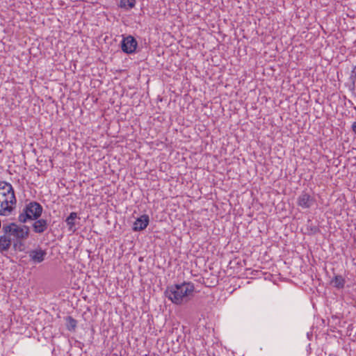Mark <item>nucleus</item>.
Listing matches in <instances>:
<instances>
[{
	"label": "nucleus",
	"mask_w": 356,
	"mask_h": 356,
	"mask_svg": "<svg viewBox=\"0 0 356 356\" xmlns=\"http://www.w3.org/2000/svg\"><path fill=\"white\" fill-rule=\"evenodd\" d=\"M17 200L13 186L6 181H0V216H8L15 209Z\"/></svg>",
	"instance_id": "obj_1"
},
{
	"label": "nucleus",
	"mask_w": 356,
	"mask_h": 356,
	"mask_svg": "<svg viewBox=\"0 0 356 356\" xmlns=\"http://www.w3.org/2000/svg\"><path fill=\"white\" fill-rule=\"evenodd\" d=\"M194 289L193 283L184 282L168 286L165 295L174 304L181 305L188 301V297L193 295Z\"/></svg>",
	"instance_id": "obj_2"
},
{
	"label": "nucleus",
	"mask_w": 356,
	"mask_h": 356,
	"mask_svg": "<svg viewBox=\"0 0 356 356\" xmlns=\"http://www.w3.org/2000/svg\"><path fill=\"white\" fill-rule=\"evenodd\" d=\"M43 208L41 204L35 201L30 202L24 207L18 216V220L21 223H25L29 220L39 218L42 213Z\"/></svg>",
	"instance_id": "obj_3"
},
{
	"label": "nucleus",
	"mask_w": 356,
	"mask_h": 356,
	"mask_svg": "<svg viewBox=\"0 0 356 356\" xmlns=\"http://www.w3.org/2000/svg\"><path fill=\"white\" fill-rule=\"evenodd\" d=\"M2 231L8 234L13 241L26 240L29 236V227L26 225L19 226L15 222L3 224Z\"/></svg>",
	"instance_id": "obj_4"
},
{
	"label": "nucleus",
	"mask_w": 356,
	"mask_h": 356,
	"mask_svg": "<svg viewBox=\"0 0 356 356\" xmlns=\"http://www.w3.org/2000/svg\"><path fill=\"white\" fill-rule=\"evenodd\" d=\"M138 46L136 40L132 35L124 37L121 42V49L123 52L131 54L136 51Z\"/></svg>",
	"instance_id": "obj_5"
},
{
	"label": "nucleus",
	"mask_w": 356,
	"mask_h": 356,
	"mask_svg": "<svg viewBox=\"0 0 356 356\" xmlns=\"http://www.w3.org/2000/svg\"><path fill=\"white\" fill-rule=\"evenodd\" d=\"M315 203L314 197L303 191L298 197L297 204L302 209H309Z\"/></svg>",
	"instance_id": "obj_6"
},
{
	"label": "nucleus",
	"mask_w": 356,
	"mask_h": 356,
	"mask_svg": "<svg viewBox=\"0 0 356 356\" xmlns=\"http://www.w3.org/2000/svg\"><path fill=\"white\" fill-rule=\"evenodd\" d=\"M34 220L32 224V229L35 234H42L47 229L49 226L47 220L39 218Z\"/></svg>",
	"instance_id": "obj_7"
},
{
	"label": "nucleus",
	"mask_w": 356,
	"mask_h": 356,
	"mask_svg": "<svg viewBox=\"0 0 356 356\" xmlns=\"http://www.w3.org/2000/svg\"><path fill=\"white\" fill-rule=\"evenodd\" d=\"M47 252L41 248L32 250L29 252V256L32 261L39 264L44 260Z\"/></svg>",
	"instance_id": "obj_8"
},
{
	"label": "nucleus",
	"mask_w": 356,
	"mask_h": 356,
	"mask_svg": "<svg viewBox=\"0 0 356 356\" xmlns=\"http://www.w3.org/2000/svg\"><path fill=\"white\" fill-rule=\"evenodd\" d=\"M149 222V216L146 214H144L136 220L135 222L134 223L133 229L134 231L143 230L147 227Z\"/></svg>",
	"instance_id": "obj_9"
},
{
	"label": "nucleus",
	"mask_w": 356,
	"mask_h": 356,
	"mask_svg": "<svg viewBox=\"0 0 356 356\" xmlns=\"http://www.w3.org/2000/svg\"><path fill=\"white\" fill-rule=\"evenodd\" d=\"M345 284L346 279L341 275H335L330 281V284L337 289H343Z\"/></svg>",
	"instance_id": "obj_10"
},
{
	"label": "nucleus",
	"mask_w": 356,
	"mask_h": 356,
	"mask_svg": "<svg viewBox=\"0 0 356 356\" xmlns=\"http://www.w3.org/2000/svg\"><path fill=\"white\" fill-rule=\"evenodd\" d=\"M12 238L8 234H4L0 236V250L1 251H7L12 243Z\"/></svg>",
	"instance_id": "obj_11"
},
{
	"label": "nucleus",
	"mask_w": 356,
	"mask_h": 356,
	"mask_svg": "<svg viewBox=\"0 0 356 356\" xmlns=\"http://www.w3.org/2000/svg\"><path fill=\"white\" fill-rule=\"evenodd\" d=\"M78 218L77 213L76 212H71L70 215L67 217L65 222L68 226V230L72 232H74L76 229L75 226V220Z\"/></svg>",
	"instance_id": "obj_12"
},
{
	"label": "nucleus",
	"mask_w": 356,
	"mask_h": 356,
	"mask_svg": "<svg viewBox=\"0 0 356 356\" xmlns=\"http://www.w3.org/2000/svg\"><path fill=\"white\" fill-rule=\"evenodd\" d=\"M77 325V321L70 316L66 317V327L69 331H74Z\"/></svg>",
	"instance_id": "obj_13"
},
{
	"label": "nucleus",
	"mask_w": 356,
	"mask_h": 356,
	"mask_svg": "<svg viewBox=\"0 0 356 356\" xmlns=\"http://www.w3.org/2000/svg\"><path fill=\"white\" fill-rule=\"evenodd\" d=\"M136 5V0H120V7L126 10L134 8Z\"/></svg>",
	"instance_id": "obj_14"
},
{
	"label": "nucleus",
	"mask_w": 356,
	"mask_h": 356,
	"mask_svg": "<svg viewBox=\"0 0 356 356\" xmlns=\"http://www.w3.org/2000/svg\"><path fill=\"white\" fill-rule=\"evenodd\" d=\"M350 80L351 81L353 89L355 88V85L356 83V65L353 67L350 76Z\"/></svg>",
	"instance_id": "obj_15"
},
{
	"label": "nucleus",
	"mask_w": 356,
	"mask_h": 356,
	"mask_svg": "<svg viewBox=\"0 0 356 356\" xmlns=\"http://www.w3.org/2000/svg\"><path fill=\"white\" fill-rule=\"evenodd\" d=\"M23 240L13 241V246L15 249L22 251L24 249V244L22 242Z\"/></svg>",
	"instance_id": "obj_16"
},
{
	"label": "nucleus",
	"mask_w": 356,
	"mask_h": 356,
	"mask_svg": "<svg viewBox=\"0 0 356 356\" xmlns=\"http://www.w3.org/2000/svg\"><path fill=\"white\" fill-rule=\"evenodd\" d=\"M352 130L353 132L356 134V122H353L352 124Z\"/></svg>",
	"instance_id": "obj_17"
}]
</instances>
